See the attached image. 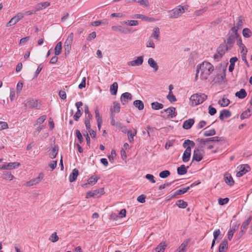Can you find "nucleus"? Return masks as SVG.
<instances>
[{
    "label": "nucleus",
    "mask_w": 252,
    "mask_h": 252,
    "mask_svg": "<svg viewBox=\"0 0 252 252\" xmlns=\"http://www.w3.org/2000/svg\"><path fill=\"white\" fill-rule=\"evenodd\" d=\"M200 71V79L206 80L214 70L213 65L208 62H203L196 67Z\"/></svg>",
    "instance_id": "f257e3e1"
},
{
    "label": "nucleus",
    "mask_w": 252,
    "mask_h": 252,
    "mask_svg": "<svg viewBox=\"0 0 252 252\" xmlns=\"http://www.w3.org/2000/svg\"><path fill=\"white\" fill-rule=\"evenodd\" d=\"M189 6L185 5V6L178 5L171 10L168 11V16L170 19L177 18L180 16L185 11L188 9Z\"/></svg>",
    "instance_id": "f03ea898"
},
{
    "label": "nucleus",
    "mask_w": 252,
    "mask_h": 252,
    "mask_svg": "<svg viewBox=\"0 0 252 252\" xmlns=\"http://www.w3.org/2000/svg\"><path fill=\"white\" fill-rule=\"evenodd\" d=\"M207 98L205 94H195L189 98V104L192 106H196L202 103Z\"/></svg>",
    "instance_id": "7ed1b4c3"
},
{
    "label": "nucleus",
    "mask_w": 252,
    "mask_h": 252,
    "mask_svg": "<svg viewBox=\"0 0 252 252\" xmlns=\"http://www.w3.org/2000/svg\"><path fill=\"white\" fill-rule=\"evenodd\" d=\"M203 146L200 148H195L193 151L192 162L194 160L200 161L203 159L204 154Z\"/></svg>",
    "instance_id": "20e7f679"
},
{
    "label": "nucleus",
    "mask_w": 252,
    "mask_h": 252,
    "mask_svg": "<svg viewBox=\"0 0 252 252\" xmlns=\"http://www.w3.org/2000/svg\"><path fill=\"white\" fill-rule=\"evenodd\" d=\"M24 106L26 109L27 108H36L39 109L40 105H38V102L36 99H28L25 101Z\"/></svg>",
    "instance_id": "39448f33"
},
{
    "label": "nucleus",
    "mask_w": 252,
    "mask_h": 252,
    "mask_svg": "<svg viewBox=\"0 0 252 252\" xmlns=\"http://www.w3.org/2000/svg\"><path fill=\"white\" fill-rule=\"evenodd\" d=\"M237 169L239 171L236 174V176L237 177H240L249 171L251 169V168L248 164H243L238 166Z\"/></svg>",
    "instance_id": "423d86ee"
},
{
    "label": "nucleus",
    "mask_w": 252,
    "mask_h": 252,
    "mask_svg": "<svg viewBox=\"0 0 252 252\" xmlns=\"http://www.w3.org/2000/svg\"><path fill=\"white\" fill-rule=\"evenodd\" d=\"M240 37L238 36H235V35L228 33V37L226 40H225V44L228 46V48L229 47L231 49L233 47L235 40L238 41V39Z\"/></svg>",
    "instance_id": "0eeeda50"
},
{
    "label": "nucleus",
    "mask_w": 252,
    "mask_h": 252,
    "mask_svg": "<svg viewBox=\"0 0 252 252\" xmlns=\"http://www.w3.org/2000/svg\"><path fill=\"white\" fill-rule=\"evenodd\" d=\"M230 50L231 49L228 48V46L225 44V40H224V42L220 44L218 47L217 52L220 55V58H222L226 51Z\"/></svg>",
    "instance_id": "6e6552de"
},
{
    "label": "nucleus",
    "mask_w": 252,
    "mask_h": 252,
    "mask_svg": "<svg viewBox=\"0 0 252 252\" xmlns=\"http://www.w3.org/2000/svg\"><path fill=\"white\" fill-rule=\"evenodd\" d=\"M24 17L23 14L21 13H17L14 17L11 19V20L6 24V27H10L15 25L18 23L21 19Z\"/></svg>",
    "instance_id": "1a4fd4ad"
},
{
    "label": "nucleus",
    "mask_w": 252,
    "mask_h": 252,
    "mask_svg": "<svg viewBox=\"0 0 252 252\" xmlns=\"http://www.w3.org/2000/svg\"><path fill=\"white\" fill-rule=\"evenodd\" d=\"M20 165V163L17 162H9L2 165L0 168L3 170H10L19 167Z\"/></svg>",
    "instance_id": "9d476101"
},
{
    "label": "nucleus",
    "mask_w": 252,
    "mask_h": 252,
    "mask_svg": "<svg viewBox=\"0 0 252 252\" xmlns=\"http://www.w3.org/2000/svg\"><path fill=\"white\" fill-rule=\"evenodd\" d=\"M163 112H166L167 114V118H173L176 116L177 113L176 112V108L174 107H170L167 109L163 110L161 111V113H163Z\"/></svg>",
    "instance_id": "9b49d317"
},
{
    "label": "nucleus",
    "mask_w": 252,
    "mask_h": 252,
    "mask_svg": "<svg viewBox=\"0 0 252 252\" xmlns=\"http://www.w3.org/2000/svg\"><path fill=\"white\" fill-rule=\"evenodd\" d=\"M43 178V174L42 173H39L38 177L31 180L26 183V185L28 187H30L36 185L39 183Z\"/></svg>",
    "instance_id": "f8f14e48"
},
{
    "label": "nucleus",
    "mask_w": 252,
    "mask_h": 252,
    "mask_svg": "<svg viewBox=\"0 0 252 252\" xmlns=\"http://www.w3.org/2000/svg\"><path fill=\"white\" fill-rule=\"evenodd\" d=\"M143 63V56H139V57H136L135 58V59L127 63V64L128 65H131L132 66H139L141 65Z\"/></svg>",
    "instance_id": "ddd939ff"
},
{
    "label": "nucleus",
    "mask_w": 252,
    "mask_h": 252,
    "mask_svg": "<svg viewBox=\"0 0 252 252\" xmlns=\"http://www.w3.org/2000/svg\"><path fill=\"white\" fill-rule=\"evenodd\" d=\"M132 95L129 93H123L121 96V101L123 105L126 104L128 100H132Z\"/></svg>",
    "instance_id": "4468645a"
},
{
    "label": "nucleus",
    "mask_w": 252,
    "mask_h": 252,
    "mask_svg": "<svg viewBox=\"0 0 252 252\" xmlns=\"http://www.w3.org/2000/svg\"><path fill=\"white\" fill-rule=\"evenodd\" d=\"M112 30L114 31L120 32L125 34H127L131 32V30L130 29L124 28L121 26H112Z\"/></svg>",
    "instance_id": "2eb2a0df"
},
{
    "label": "nucleus",
    "mask_w": 252,
    "mask_h": 252,
    "mask_svg": "<svg viewBox=\"0 0 252 252\" xmlns=\"http://www.w3.org/2000/svg\"><path fill=\"white\" fill-rule=\"evenodd\" d=\"M239 225V223L237 222L229 229L228 232V239L229 241L231 240L234 233L238 229Z\"/></svg>",
    "instance_id": "dca6fc26"
},
{
    "label": "nucleus",
    "mask_w": 252,
    "mask_h": 252,
    "mask_svg": "<svg viewBox=\"0 0 252 252\" xmlns=\"http://www.w3.org/2000/svg\"><path fill=\"white\" fill-rule=\"evenodd\" d=\"M191 156V150L189 147H187L184 152L182 160L184 162H187L189 161Z\"/></svg>",
    "instance_id": "f3484780"
},
{
    "label": "nucleus",
    "mask_w": 252,
    "mask_h": 252,
    "mask_svg": "<svg viewBox=\"0 0 252 252\" xmlns=\"http://www.w3.org/2000/svg\"><path fill=\"white\" fill-rule=\"evenodd\" d=\"M224 181L226 184L230 186H233L234 184V181L233 180V178L231 175L228 173L224 174Z\"/></svg>",
    "instance_id": "a211bd4d"
},
{
    "label": "nucleus",
    "mask_w": 252,
    "mask_h": 252,
    "mask_svg": "<svg viewBox=\"0 0 252 252\" xmlns=\"http://www.w3.org/2000/svg\"><path fill=\"white\" fill-rule=\"evenodd\" d=\"M228 249V241L226 239H224L220 244L219 248V252H226Z\"/></svg>",
    "instance_id": "6ab92c4d"
},
{
    "label": "nucleus",
    "mask_w": 252,
    "mask_h": 252,
    "mask_svg": "<svg viewBox=\"0 0 252 252\" xmlns=\"http://www.w3.org/2000/svg\"><path fill=\"white\" fill-rule=\"evenodd\" d=\"M194 123V119H189L184 122L183 127L185 129H189L191 127Z\"/></svg>",
    "instance_id": "aec40b11"
},
{
    "label": "nucleus",
    "mask_w": 252,
    "mask_h": 252,
    "mask_svg": "<svg viewBox=\"0 0 252 252\" xmlns=\"http://www.w3.org/2000/svg\"><path fill=\"white\" fill-rule=\"evenodd\" d=\"M189 242V239L185 240L175 252H186V247Z\"/></svg>",
    "instance_id": "412c9836"
},
{
    "label": "nucleus",
    "mask_w": 252,
    "mask_h": 252,
    "mask_svg": "<svg viewBox=\"0 0 252 252\" xmlns=\"http://www.w3.org/2000/svg\"><path fill=\"white\" fill-rule=\"evenodd\" d=\"M231 115V113L229 110L223 109L220 112L219 118L220 120L222 121L224 118H229Z\"/></svg>",
    "instance_id": "4be33fe9"
},
{
    "label": "nucleus",
    "mask_w": 252,
    "mask_h": 252,
    "mask_svg": "<svg viewBox=\"0 0 252 252\" xmlns=\"http://www.w3.org/2000/svg\"><path fill=\"white\" fill-rule=\"evenodd\" d=\"M167 245L165 242H161L153 251V252H164Z\"/></svg>",
    "instance_id": "5701e85b"
},
{
    "label": "nucleus",
    "mask_w": 252,
    "mask_h": 252,
    "mask_svg": "<svg viewBox=\"0 0 252 252\" xmlns=\"http://www.w3.org/2000/svg\"><path fill=\"white\" fill-rule=\"evenodd\" d=\"M148 63L150 66L153 68L155 72L158 70V63L153 58H149L148 61Z\"/></svg>",
    "instance_id": "b1692460"
},
{
    "label": "nucleus",
    "mask_w": 252,
    "mask_h": 252,
    "mask_svg": "<svg viewBox=\"0 0 252 252\" xmlns=\"http://www.w3.org/2000/svg\"><path fill=\"white\" fill-rule=\"evenodd\" d=\"M78 174H79L78 170L76 168H74L72 170L71 173L70 174L69 179V182H73L75 181L77 179Z\"/></svg>",
    "instance_id": "393cba45"
},
{
    "label": "nucleus",
    "mask_w": 252,
    "mask_h": 252,
    "mask_svg": "<svg viewBox=\"0 0 252 252\" xmlns=\"http://www.w3.org/2000/svg\"><path fill=\"white\" fill-rule=\"evenodd\" d=\"M189 166L186 167L184 164L181 165L180 167H178L177 169L178 174L180 175H183L186 174L187 173V170Z\"/></svg>",
    "instance_id": "a878e982"
},
{
    "label": "nucleus",
    "mask_w": 252,
    "mask_h": 252,
    "mask_svg": "<svg viewBox=\"0 0 252 252\" xmlns=\"http://www.w3.org/2000/svg\"><path fill=\"white\" fill-rule=\"evenodd\" d=\"M247 92L244 89H241L239 91L235 93V96L240 99H243L247 96Z\"/></svg>",
    "instance_id": "bb28decb"
},
{
    "label": "nucleus",
    "mask_w": 252,
    "mask_h": 252,
    "mask_svg": "<svg viewBox=\"0 0 252 252\" xmlns=\"http://www.w3.org/2000/svg\"><path fill=\"white\" fill-rule=\"evenodd\" d=\"M208 143L210 142H224L225 139L223 137L215 136L213 137L207 138Z\"/></svg>",
    "instance_id": "cd10ccee"
},
{
    "label": "nucleus",
    "mask_w": 252,
    "mask_h": 252,
    "mask_svg": "<svg viewBox=\"0 0 252 252\" xmlns=\"http://www.w3.org/2000/svg\"><path fill=\"white\" fill-rule=\"evenodd\" d=\"M99 177H94V176H92L88 179V184L91 185H94L97 181L99 180ZM87 185V184H84L82 185V187H84Z\"/></svg>",
    "instance_id": "c85d7f7f"
},
{
    "label": "nucleus",
    "mask_w": 252,
    "mask_h": 252,
    "mask_svg": "<svg viewBox=\"0 0 252 252\" xmlns=\"http://www.w3.org/2000/svg\"><path fill=\"white\" fill-rule=\"evenodd\" d=\"M118 85L117 82L113 83L110 87V92L112 95H116L117 93Z\"/></svg>",
    "instance_id": "c756f323"
},
{
    "label": "nucleus",
    "mask_w": 252,
    "mask_h": 252,
    "mask_svg": "<svg viewBox=\"0 0 252 252\" xmlns=\"http://www.w3.org/2000/svg\"><path fill=\"white\" fill-rule=\"evenodd\" d=\"M194 146L195 143L193 141L190 140L189 139L186 140L183 144V147L184 148H187V147H189L190 148V150L191 149V148H193Z\"/></svg>",
    "instance_id": "7c9ffc66"
},
{
    "label": "nucleus",
    "mask_w": 252,
    "mask_h": 252,
    "mask_svg": "<svg viewBox=\"0 0 252 252\" xmlns=\"http://www.w3.org/2000/svg\"><path fill=\"white\" fill-rule=\"evenodd\" d=\"M252 219V217L250 216L247 220H245L243 222V223L241 226L240 230L245 232L246 229H247L248 226L250 222H251Z\"/></svg>",
    "instance_id": "2f4dec72"
},
{
    "label": "nucleus",
    "mask_w": 252,
    "mask_h": 252,
    "mask_svg": "<svg viewBox=\"0 0 252 252\" xmlns=\"http://www.w3.org/2000/svg\"><path fill=\"white\" fill-rule=\"evenodd\" d=\"M59 151V147L57 145H55L52 148V151L50 153L49 156L51 158H54L56 157Z\"/></svg>",
    "instance_id": "473e14b6"
},
{
    "label": "nucleus",
    "mask_w": 252,
    "mask_h": 252,
    "mask_svg": "<svg viewBox=\"0 0 252 252\" xmlns=\"http://www.w3.org/2000/svg\"><path fill=\"white\" fill-rule=\"evenodd\" d=\"M159 29L158 27H155L153 30V33L150 37H154L157 40H159Z\"/></svg>",
    "instance_id": "72a5a7b5"
},
{
    "label": "nucleus",
    "mask_w": 252,
    "mask_h": 252,
    "mask_svg": "<svg viewBox=\"0 0 252 252\" xmlns=\"http://www.w3.org/2000/svg\"><path fill=\"white\" fill-rule=\"evenodd\" d=\"M134 106L138 108L139 110H142L144 109V105L142 101L140 100H136L133 102Z\"/></svg>",
    "instance_id": "f704fd0d"
},
{
    "label": "nucleus",
    "mask_w": 252,
    "mask_h": 252,
    "mask_svg": "<svg viewBox=\"0 0 252 252\" xmlns=\"http://www.w3.org/2000/svg\"><path fill=\"white\" fill-rule=\"evenodd\" d=\"M237 44L238 45V46L240 47L241 49V53H243V52H245L246 50H247V49L246 48V46L242 42L241 37L238 39V41H237Z\"/></svg>",
    "instance_id": "c9c22d12"
},
{
    "label": "nucleus",
    "mask_w": 252,
    "mask_h": 252,
    "mask_svg": "<svg viewBox=\"0 0 252 252\" xmlns=\"http://www.w3.org/2000/svg\"><path fill=\"white\" fill-rule=\"evenodd\" d=\"M220 229H216L213 233V236H214V239L212 241V245H211V249H212L213 247L215 245V242L217 240V239H218L219 236L220 235Z\"/></svg>",
    "instance_id": "e433bc0d"
},
{
    "label": "nucleus",
    "mask_w": 252,
    "mask_h": 252,
    "mask_svg": "<svg viewBox=\"0 0 252 252\" xmlns=\"http://www.w3.org/2000/svg\"><path fill=\"white\" fill-rule=\"evenodd\" d=\"M94 197H97L104 193V188H100L92 191Z\"/></svg>",
    "instance_id": "4c0bfd02"
},
{
    "label": "nucleus",
    "mask_w": 252,
    "mask_h": 252,
    "mask_svg": "<svg viewBox=\"0 0 252 252\" xmlns=\"http://www.w3.org/2000/svg\"><path fill=\"white\" fill-rule=\"evenodd\" d=\"M49 5H50V3L47 1H45L44 2L38 3L36 6L35 9H36V10L39 11V10L42 9L43 8H46V7H48Z\"/></svg>",
    "instance_id": "58836bf2"
},
{
    "label": "nucleus",
    "mask_w": 252,
    "mask_h": 252,
    "mask_svg": "<svg viewBox=\"0 0 252 252\" xmlns=\"http://www.w3.org/2000/svg\"><path fill=\"white\" fill-rule=\"evenodd\" d=\"M151 107L154 110H159L163 108V105L156 101L151 103Z\"/></svg>",
    "instance_id": "ea45409f"
},
{
    "label": "nucleus",
    "mask_w": 252,
    "mask_h": 252,
    "mask_svg": "<svg viewBox=\"0 0 252 252\" xmlns=\"http://www.w3.org/2000/svg\"><path fill=\"white\" fill-rule=\"evenodd\" d=\"M242 34L244 37L249 38L252 36V32L249 28H246L243 30Z\"/></svg>",
    "instance_id": "a19ab883"
},
{
    "label": "nucleus",
    "mask_w": 252,
    "mask_h": 252,
    "mask_svg": "<svg viewBox=\"0 0 252 252\" xmlns=\"http://www.w3.org/2000/svg\"><path fill=\"white\" fill-rule=\"evenodd\" d=\"M62 42H59L58 43L55 48V55H59L62 52Z\"/></svg>",
    "instance_id": "79ce46f5"
},
{
    "label": "nucleus",
    "mask_w": 252,
    "mask_h": 252,
    "mask_svg": "<svg viewBox=\"0 0 252 252\" xmlns=\"http://www.w3.org/2000/svg\"><path fill=\"white\" fill-rule=\"evenodd\" d=\"M113 107L111 108L110 109H112L113 112L115 113H119L120 111V104L117 101L113 102Z\"/></svg>",
    "instance_id": "37998d69"
},
{
    "label": "nucleus",
    "mask_w": 252,
    "mask_h": 252,
    "mask_svg": "<svg viewBox=\"0 0 252 252\" xmlns=\"http://www.w3.org/2000/svg\"><path fill=\"white\" fill-rule=\"evenodd\" d=\"M2 178L5 180H12L14 178V176L9 172H4L2 175Z\"/></svg>",
    "instance_id": "c03bdc74"
},
{
    "label": "nucleus",
    "mask_w": 252,
    "mask_h": 252,
    "mask_svg": "<svg viewBox=\"0 0 252 252\" xmlns=\"http://www.w3.org/2000/svg\"><path fill=\"white\" fill-rule=\"evenodd\" d=\"M230 103V100L227 98L223 97L221 101L219 100L218 103L220 105L221 107H226Z\"/></svg>",
    "instance_id": "a18cd8bd"
},
{
    "label": "nucleus",
    "mask_w": 252,
    "mask_h": 252,
    "mask_svg": "<svg viewBox=\"0 0 252 252\" xmlns=\"http://www.w3.org/2000/svg\"><path fill=\"white\" fill-rule=\"evenodd\" d=\"M73 33H71L69 34V35L68 36L67 39H66L64 45H71L73 42Z\"/></svg>",
    "instance_id": "49530a36"
},
{
    "label": "nucleus",
    "mask_w": 252,
    "mask_h": 252,
    "mask_svg": "<svg viewBox=\"0 0 252 252\" xmlns=\"http://www.w3.org/2000/svg\"><path fill=\"white\" fill-rule=\"evenodd\" d=\"M176 204L180 208H185L188 205L187 203L183 200H178Z\"/></svg>",
    "instance_id": "de8ad7c7"
},
{
    "label": "nucleus",
    "mask_w": 252,
    "mask_h": 252,
    "mask_svg": "<svg viewBox=\"0 0 252 252\" xmlns=\"http://www.w3.org/2000/svg\"><path fill=\"white\" fill-rule=\"evenodd\" d=\"M216 134V131L214 128L205 131L203 135L204 136L208 137L211 136H214Z\"/></svg>",
    "instance_id": "09e8293b"
},
{
    "label": "nucleus",
    "mask_w": 252,
    "mask_h": 252,
    "mask_svg": "<svg viewBox=\"0 0 252 252\" xmlns=\"http://www.w3.org/2000/svg\"><path fill=\"white\" fill-rule=\"evenodd\" d=\"M82 109H78V110H77V112L73 116V119L76 121H78L80 117L82 116Z\"/></svg>",
    "instance_id": "8fccbe9b"
},
{
    "label": "nucleus",
    "mask_w": 252,
    "mask_h": 252,
    "mask_svg": "<svg viewBox=\"0 0 252 252\" xmlns=\"http://www.w3.org/2000/svg\"><path fill=\"white\" fill-rule=\"evenodd\" d=\"M207 9L208 8L207 7H205L202 9L197 10L194 12V15L196 16L201 15L203 13L207 10Z\"/></svg>",
    "instance_id": "3c124183"
},
{
    "label": "nucleus",
    "mask_w": 252,
    "mask_h": 252,
    "mask_svg": "<svg viewBox=\"0 0 252 252\" xmlns=\"http://www.w3.org/2000/svg\"><path fill=\"white\" fill-rule=\"evenodd\" d=\"M170 174V172L168 170H164L160 172L159 176L161 178H166Z\"/></svg>",
    "instance_id": "603ef678"
},
{
    "label": "nucleus",
    "mask_w": 252,
    "mask_h": 252,
    "mask_svg": "<svg viewBox=\"0 0 252 252\" xmlns=\"http://www.w3.org/2000/svg\"><path fill=\"white\" fill-rule=\"evenodd\" d=\"M166 97L170 102L177 101L176 98L175 96L172 94V92H169V94L167 95Z\"/></svg>",
    "instance_id": "864d4df0"
},
{
    "label": "nucleus",
    "mask_w": 252,
    "mask_h": 252,
    "mask_svg": "<svg viewBox=\"0 0 252 252\" xmlns=\"http://www.w3.org/2000/svg\"><path fill=\"white\" fill-rule=\"evenodd\" d=\"M49 240L53 243L56 242L59 240V237L57 236L56 232H54L50 236Z\"/></svg>",
    "instance_id": "5fc2aeb1"
},
{
    "label": "nucleus",
    "mask_w": 252,
    "mask_h": 252,
    "mask_svg": "<svg viewBox=\"0 0 252 252\" xmlns=\"http://www.w3.org/2000/svg\"><path fill=\"white\" fill-rule=\"evenodd\" d=\"M183 189H180L176 191L174 193L171 195V198H174L177 195H180L186 193Z\"/></svg>",
    "instance_id": "6e6d98bb"
},
{
    "label": "nucleus",
    "mask_w": 252,
    "mask_h": 252,
    "mask_svg": "<svg viewBox=\"0 0 252 252\" xmlns=\"http://www.w3.org/2000/svg\"><path fill=\"white\" fill-rule=\"evenodd\" d=\"M133 18L141 19L145 21H148L150 19L148 17H146L142 14H135L133 17Z\"/></svg>",
    "instance_id": "4d7b16f0"
},
{
    "label": "nucleus",
    "mask_w": 252,
    "mask_h": 252,
    "mask_svg": "<svg viewBox=\"0 0 252 252\" xmlns=\"http://www.w3.org/2000/svg\"><path fill=\"white\" fill-rule=\"evenodd\" d=\"M225 69H223V72L220 75H218V79L219 83H222L223 82L224 78H225Z\"/></svg>",
    "instance_id": "13d9d810"
},
{
    "label": "nucleus",
    "mask_w": 252,
    "mask_h": 252,
    "mask_svg": "<svg viewBox=\"0 0 252 252\" xmlns=\"http://www.w3.org/2000/svg\"><path fill=\"white\" fill-rule=\"evenodd\" d=\"M229 200V199L227 197H226L224 198H220L218 200V202L220 205H223L225 204H227Z\"/></svg>",
    "instance_id": "bf43d9fd"
},
{
    "label": "nucleus",
    "mask_w": 252,
    "mask_h": 252,
    "mask_svg": "<svg viewBox=\"0 0 252 252\" xmlns=\"http://www.w3.org/2000/svg\"><path fill=\"white\" fill-rule=\"evenodd\" d=\"M239 29H237V28L234 26V27H232L231 29V33H229V34H231L233 35H235V36H240V34L238 32V30Z\"/></svg>",
    "instance_id": "052dcab7"
},
{
    "label": "nucleus",
    "mask_w": 252,
    "mask_h": 252,
    "mask_svg": "<svg viewBox=\"0 0 252 252\" xmlns=\"http://www.w3.org/2000/svg\"><path fill=\"white\" fill-rule=\"evenodd\" d=\"M76 137H77L79 142L80 143H82L84 141V139L83 138L81 133L78 129L76 130Z\"/></svg>",
    "instance_id": "680f3d73"
},
{
    "label": "nucleus",
    "mask_w": 252,
    "mask_h": 252,
    "mask_svg": "<svg viewBox=\"0 0 252 252\" xmlns=\"http://www.w3.org/2000/svg\"><path fill=\"white\" fill-rule=\"evenodd\" d=\"M209 114L213 116L217 113V110L215 108L212 107L211 105H210L208 107Z\"/></svg>",
    "instance_id": "e2e57ef3"
},
{
    "label": "nucleus",
    "mask_w": 252,
    "mask_h": 252,
    "mask_svg": "<svg viewBox=\"0 0 252 252\" xmlns=\"http://www.w3.org/2000/svg\"><path fill=\"white\" fill-rule=\"evenodd\" d=\"M146 46L147 47H151L153 48H155V43H154L153 41L152 40L151 37H150L149 39L147 42Z\"/></svg>",
    "instance_id": "0e129e2a"
},
{
    "label": "nucleus",
    "mask_w": 252,
    "mask_h": 252,
    "mask_svg": "<svg viewBox=\"0 0 252 252\" xmlns=\"http://www.w3.org/2000/svg\"><path fill=\"white\" fill-rule=\"evenodd\" d=\"M127 25L130 26H136L138 24V22L137 20H128L126 22Z\"/></svg>",
    "instance_id": "69168bd1"
},
{
    "label": "nucleus",
    "mask_w": 252,
    "mask_h": 252,
    "mask_svg": "<svg viewBox=\"0 0 252 252\" xmlns=\"http://www.w3.org/2000/svg\"><path fill=\"white\" fill-rule=\"evenodd\" d=\"M243 25V22L242 19H241L240 17L238 18V21L236 24V27L237 28V29H241L242 28Z\"/></svg>",
    "instance_id": "338daca9"
},
{
    "label": "nucleus",
    "mask_w": 252,
    "mask_h": 252,
    "mask_svg": "<svg viewBox=\"0 0 252 252\" xmlns=\"http://www.w3.org/2000/svg\"><path fill=\"white\" fill-rule=\"evenodd\" d=\"M145 199L146 196L144 194H141L137 197V200L140 203H143L145 202Z\"/></svg>",
    "instance_id": "774afa93"
}]
</instances>
